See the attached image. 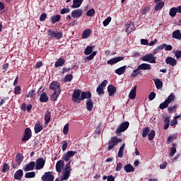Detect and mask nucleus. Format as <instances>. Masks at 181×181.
Returning a JSON list of instances; mask_svg holds the SVG:
<instances>
[{
	"label": "nucleus",
	"instance_id": "nucleus-14",
	"mask_svg": "<svg viewBox=\"0 0 181 181\" xmlns=\"http://www.w3.org/2000/svg\"><path fill=\"white\" fill-rule=\"evenodd\" d=\"M64 63H66V59L62 57L59 58L54 64L55 69H57L59 67H63V66H64Z\"/></svg>",
	"mask_w": 181,
	"mask_h": 181
},
{
	"label": "nucleus",
	"instance_id": "nucleus-33",
	"mask_svg": "<svg viewBox=\"0 0 181 181\" xmlns=\"http://www.w3.org/2000/svg\"><path fill=\"white\" fill-rule=\"evenodd\" d=\"M91 35V29H86L82 33V39H87Z\"/></svg>",
	"mask_w": 181,
	"mask_h": 181
},
{
	"label": "nucleus",
	"instance_id": "nucleus-47",
	"mask_svg": "<svg viewBox=\"0 0 181 181\" xmlns=\"http://www.w3.org/2000/svg\"><path fill=\"white\" fill-rule=\"evenodd\" d=\"M70 165H71V160H70L65 165V172H69V173H71V167H70Z\"/></svg>",
	"mask_w": 181,
	"mask_h": 181
},
{
	"label": "nucleus",
	"instance_id": "nucleus-17",
	"mask_svg": "<svg viewBox=\"0 0 181 181\" xmlns=\"http://www.w3.org/2000/svg\"><path fill=\"white\" fill-rule=\"evenodd\" d=\"M134 28V23L130 22L129 24L127 25V28L125 30L126 33H127V35L131 34V33L135 30Z\"/></svg>",
	"mask_w": 181,
	"mask_h": 181
},
{
	"label": "nucleus",
	"instance_id": "nucleus-55",
	"mask_svg": "<svg viewBox=\"0 0 181 181\" xmlns=\"http://www.w3.org/2000/svg\"><path fill=\"white\" fill-rule=\"evenodd\" d=\"M176 108H177V105H175L174 106H170L168 108V111L169 112V114H172V112H173V111L176 110Z\"/></svg>",
	"mask_w": 181,
	"mask_h": 181
},
{
	"label": "nucleus",
	"instance_id": "nucleus-12",
	"mask_svg": "<svg viewBox=\"0 0 181 181\" xmlns=\"http://www.w3.org/2000/svg\"><path fill=\"white\" fill-rule=\"evenodd\" d=\"M55 168L58 173H62V169L64 168V161L63 160H59L57 161Z\"/></svg>",
	"mask_w": 181,
	"mask_h": 181
},
{
	"label": "nucleus",
	"instance_id": "nucleus-61",
	"mask_svg": "<svg viewBox=\"0 0 181 181\" xmlns=\"http://www.w3.org/2000/svg\"><path fill=\"white\" fill-rule=\"evenodd\" d=\"M46 18H47L46 13H42L40 16V22H45V21H46Z\"/></svg>",
	"mask_w": 181,
	"mask_h": 181
},
{
	"label": "nucleus",
	"instance_id": "nucleus-57",
	"mask_svg": "<svg viewBox=\"0 0 181 181\" xmlns=\"http://www.w3.org/2000/svg\"><path fill=\"white\" fill-rule=\"evenodd\" d=\"M149 11H151L150 6L144 7V8H141V13L143 15H146V13L149 12Z\"/></svg>",
	"mask_w": 181,
	"mask_h": 181
},
{
	"label": "nucleus",
	"instance_id": "nucleus-54",
	"mask_svg": "<svg viewBox=\"0 0 181 181\" xmlns=\"http://www.w3.org/2000/svg\"><path fill=\"white\" fill-rule=\"evenodd\" d=\"M54 30H52V29H49L47 30V36L49 39H52V37H54Z\"/></svg>",
	"mask_w": 181,
	"mask_h": 181
},
{
	"label": "nucleus",
	"instance_id": "nucleus-1",
	"mask_svg": "<svg viewBox=\"0 0 181 181\" xmlns=\"http://www.w3.org/2000/svg\"><path fill=\"white\" fill-rule=\"evenodd\" d=\"M119 142H122V139L117 136L111 137L110 141H108L107 149L109 151H111V149H114V146H117V144H119Z\"/></svg>",
	"mask_w": 181,
	"mask_h": 181
},
{
	"label": "nucleus",
	"instance_id": "nucleus-9",
	"mask_svg": "<svg viewBox=\"0 0 181 181\" xmlns=\"http://www.w3.org/2000/svg\"><path fill=\"white\" fill-rule=\"evenodd\" d=\"M49 89L53 90V91H62V88H60V83L57 81H53L49 85Z\"/></svg>",
	"mask_w": 181,
	"mask_h": 181
},
{
	"label": "nucleus",
	"instance_id": "nucleus-39",
	"mask_svg": "<svg viewBox=\"0 0 181 181\" xmlns=\"http://www.w3.org/2000/svg\"><path fill=\"white\" fill-rule=\"evenodd\" d=\"M35 176H36V173H35V171L26 173L25 175V179H32V177H35Z\"/></svg>",
	"mask_w": 181,
	"mask_h": 181
},
{
	"label": "nucleus",
	"instance_id": "nucleus-27",
	"mask_svg": "<svg viewBox=\"0 0 181 181\" xmlns=\"http://www.w3.org/2000/svg\"><path fill=\"white\" fill-rule=\"evenodd\" d=\"M60 93H62V90H57L54 92V93L51 95L50 97V100L51 101H57V98H59V96L60 95Z\"/></svg>",
	"mask_w": 181,
	"mask_h": 181
},
{
	"label": "nucleus",
	"instance_id": "nucleus-22",
	"mask_svg": "<svg viewBox=\"0 0 181 181\" xmlns=\"http://www.w3.org/2000/svg\"><path fill=\"white\" fill-rule=\"evenodd\" d=\"M31 98L32 100H35L36 98V88H33L30 90L28 95H26L27 98Z\"/></svg>",
	"mask_w": 181,
	"mask_h": 181
},
{
	"label": "nucleus",
	"instance_id": "nucleus-8",
	"mask_svg": "<svg viewBox=\"0 0 181 181\" xmlns=\"http://www.w3.org/2000/svg\"><path fill=\"white\" fill-rule=\"evenodd\" d=\"M52 172L45 173V175L42 177V181H53L54 180V175H53Z\"/></svg>",
	"mask_w": 181,
	"mask_h": 181
},
{
	"label": "nucleus",
	"instance_id": "nucleus-36",
	"mask_svg": "<svg viewBox=\"0 0 181 181\" xmlns=\"http://www.w3.org/2000/svg\"><path fill=\"white\" fill-rule=\"evenodd\" d=\"M124 149H125V144H123L118 151V158H122L124 156Z\"/></svg>",
	"mask_w": 181,
	"mask_h": 181
},
{
	"label": "nucleus",
	"instance_id": "nucleus-7",
	"mask_svg": "<svg viewBox=\"0 0 181 181\" xmlns=\"http://www.w3.org/2000/svg\"><path fill=\"white\" fill-rule=\"evenodd\" d=\"M124 59H125L124 57H116L108 60L107 64H110V66H114V64H117V63L124 60Z\"/></svg>",
	"mask_w": 181,
	"mask_h": 181
},
{
	"label": "nucleus",
	"instance_id": "nucleus-15",
	"mask_svg": "<svg viewBox=\"0 0 181 181\" xmlns=\"http://www.w3.org/2000/svg\"><path fill=\"white\" fill-rule=\"evenodd\" d=\"M35 134H39L41 131H43V125H41L40 122L37 121L34 127Z\"/></svg>",
	"mask_w": 181,
	"mask_h": 181
},
{
	"label": "nucleus",
	"instance_id": "nucleus-5",
	"mask_svg": "<svg viewBox=\"0 0 181 181\" xmlns=\"http://www.w3.org/2000/svg\"><path fill=\"white\" fill-rule=\"evenodd\" d=\"M80 95H81V91H80V89H75L72 94V101L76 103L77 104H80V103H81Z\"/></svg>",
	"mask_w": 181,
	"mask_h": 181
},
{
	"label": "nucleus",
	"instance_id": "nucleus-45",
	"mask_svg": "<svg viewBox=\"0 0 181 181\" xmlns=\"http://www.w3.org/2000/svg\"><path fill=\"white\" fill-rule=\"evenodd\" d=\"M84 53L86 56H88V54H91L93 53V47L88 46L84 51Z\"/></svg>",
	"mask_w": 181,
	"mask_h": 181
},
{
	"label": "nucleus",
	"instance_id": "nucleus-63",
	"mask_svg": "<svg viewBox=\"0 0 181 181\" xmlns=\"http://www.w3.org/2000/svg\"><path fill=\"white\" fill-rule=\"evenodd\" d=\"M175 56L176 59H177V60H179V59H180V57H181V50L176 51L175 53Z\"/></svg>",
	"mask_w": 181,
	"mask_h": 181
},
{
	"label": "nucleus",
	"instance_id": "nucleus-30",
	"mask_svg": "<svg viewBox=\"0 0 181 181\" xmlns=\"http://www.w3.org/2000/svg\"><path fill=\"white\" fill-rule=\"evenodd\" d=\"M139 69L140 70H151V64H141L139 66Z\"/></svg>",
	"mask_w": 181,
	"mask_h": 181
},
{
	"label": "nucleus",
	"instance_id": "nucleus-11",
	"mask_svg": "<svg viewBox=\"0 0 181 181\" xmlns=\"http://www.w3.org/2000/svg\"><path fill=\"white\" fill-rule=\"evenodd\" d=\"M165 63L167 64H169L170 66H172V67H175V66H176V64L177 63V61L172 57H168L165 59Z\"/></svg>",
	"mask_w": 181,
	"mask_h": 181
},
{
	"label": "nucleus",
	"instance_id": "nucleus-50",
	"mask_svg": "<svg viewBox=\"0 0 181 181\" xmlns=\"http://www.w3.org/2000/svg\"><path fill=\"white\" fill-rule=\"evenodd\" d=\"M169 107V103H168L165 100L163 103H160L159 105L160 110H165V108H168Z\"/></svg>",
	"mask_w": 181,
	"mask_h": 181
},
{
	"label": "nucleus",
	"instance_id": "nucleus-19",
	"mask_svg": "<svg viewBox=\"0 0 181 181\" xmlns=\"http://www.w3.org/2000/svg\"><path fill=\"white\" fill-rule=\"evenodd\" d=\"M91 93L88 92H82L81 94V101L86 100V98H88V100H91Z\"/></svg>",
	"mask_w": 181,
	"mask_h": 181
},
{
	"label": "nucleus",
	"instance_id": "nucleus-64",
	"mask_svg": "<svg viewBox=\"0 0 181 181\" xmlns=\"http://www.w3.org/2000/svg\"><path fill=\"white\" fill-rule=\"evenodd\" d=\"M66 153L69 156V158H73V156H74V154L77 153V151H67Z\"/></svg>",
	"mask_w": 181,
	"mask_h": 181
},
{
	"label": "nucleus",
	"instance_id": "nucleus-28",
	"mask_svg": "<svg viewBox=\"0 0 181 181\" xmlns=\"http://www.w3.org/2000/svg\"><path fill=\"white\" fill-rule=\"evenodd\" d=\"M127 69V66H123L119 69H117L115 70L116 74H118V76H122V74H124L125 73V70Z\"/></svg>",
	"mask_w": 181,
	"mask_h": 181
},
{
	"label": "nucleus",
	"instance_id": "nucleus-26",
	"mask_svg": "<svg viewBox=\"0 0 181 181\" xmlns=\"http://www.w3.org/2000/svg\"><path fill=\"white\" fill-rule=\"evenodd\" d=\"M173 39H177V40H181V33L180 30H176L173 32Z\"/></svg>",
	"mask_w": 181,
	"mask_h": 181
},
{
	"label": "nucleus",
	"instance_id": "nucleus-6",
	"mask_svg": "<svg viewBox=\"0 0 181 181\" xmlns=\"http://www.w3.org/2000/svg\"><path fill=\"white\" fill-rule=\"evenodd\" d=\"M45 163H46V160H45L43 158H37L35 163V169L37 170H40V169H43V168H45Z\"/></svg>",
	"mask_w": 181,
	"mask_h": 181
},
{
	"label": "nucleus",
	"instance_id": "nucleus-43",
	"mask_svg": "<svg viewBox=\"0 0 181 181\" xmlns=\"http://www.w3.org/2000/svg\"><path fill=\"white\" fill-rule=\"evenodd\" d=\"M175 100V95L173 93H170V95L168 97V98L165 100L168 105L174 101Z\"/></svg>",
	"mask_w": 181,
	"mask_h": 181
},
{
	"label": "nucleus",
	"instance_id": "nucleus-41",
	"mask_svg": "<svg viewBox=\"0 0 181 181\" xmlns=\"http://www.w3.org/2000/svg\"><path fill=\"white\" fill-rule=\"evenodd\" d=\"M71 80H73V74H70L65 76V77L63 79V81L64 83H67L71 81Z\"/></svg>",
	"mask_w": 181,
	"mask_h": 181
},
{
	"label": "nucleus",
	"instance_id": "nucleus-51",
	"mask_svg": "<svg viewBox=\"0 0 181 181\" xmlns=\"http://www.w3.org/2000/svg\"><path fill=\"white\" fill-rule=\"evenodd\" d=\"M155 135H156L155 130H151V132L148 133V140L152 141L153 138H155Z\"/></svg>",
	"mask_w": 181,
	"mask_h": 181
},
{
	"label": "nucleus",
	"instance_id": "nucleus-23",
	"mask_svg": "<svg viewBox=\"0 0 181 181\" xmlns=\"http://www.w3.org/2000/svg\"><path fill=\"white\" fill-rule=\"evenodd\" d=\"M153 81H154L156 87L158 90H159L160 88H162V87H163V82H162V81H160V79L155 78V79H153Z\"/></svg>",
	"mask_w": 181,
	"mask_h": 181
},
{
	"label": "nucleus",
	"instance_id": "nucleus-32",
	"mask_svg": "<svg viewBox=\"0 0 181 181\" xmlns=\"http://www.w3.org/2000/svg\"><path fill=\"white\" fill-rule=\"evenodd\" d=\"M93 107H94L93 105V100L88 99L86 102V108L88 111H93Z\"/></svg>",
	"mask_w": 181,
	"mask_h": 181
},
{
	"label": "nucleus",
	"instance_id": "nucleus-38",
	"mask_svg": "<svg viewBox=\"0 0 181 181\" xmlns=\"http://www.w3.org/2000/svg\"><path fill=\"white\" fill-rule=\"evenodd\" d=\"M141 74V69H139V66L137 69L133 71V72L131 74V77H136L137 76H139Z\"/></svg>",
	"mask_w": 181,
	"mask_h": 181
},
{
	"label": "nucleus",
	"instance_id": "nucleus-52",
	"mask_svg": "<svg viewBox=\"0 0 181 181\" xmlns=\"http://www.w3.org/2000/svg\"><path fill=\"white\" fill-rule=\"evenodd\" d=\"M95 15V10L94 8H90L86 13V16H94Z\"/></svg>",
	"mask_w": 181,
	"mask_h": 181
},
{
	"label": "nucleus",
	"instance_id": "nucleus-44",
	"mask_svg": "<svg viewBox=\"0 0 181 181\" xmlns=\"http://www.w3.org/2000/svg\"><path fill=\"white\" fill-rule=\"evenodd\" d=\"M70 171H65L63 176L61 177L62 180H67L70 177Z\"/></svg>",
	"mask_w": 181,
	"mask_h": 181
},
{
	"label": "nucleus",
	"instance_id": "nucleus-3",
	"mask_svg": "<svg viewBox=\"0 0 181 181\" xmlns=\"http://www.w3.org/2000/svg\"><path fill=\"white\" fill-rule=\"evenodd\" d=\"M129 127V122H124L120 124L119 127L116 129V134L118 135L121 134V132H125L127 129Z\"/></svg>",
	"mask_w": 181,
	"mask_h": 181
},
{
	"label": "nucleus",
	"instance_id": "nucleus-25",
	"mask_svg": "<svg viewBox=\"0 0 181 181\" xmlns=\"http://www.w3.org/2000/svg\"><path fill=\"white\" fill-rule=\"evenodd\" d=\"M124 170L127 173H131V172H135V168L132 167L131 164H127L124 167Z\"/></svg>",
	"mask_w": 181,
	"mask_h": 181
},
{
	"label": "nucleus",
	"instance_id": "nucleus-21",
	"mask_svg": "<svg viewBox=\"0 0 181 181\" xmlns=\"http://www.w3.org/2000/svg\"><path fill=\"white\" fill-rule=\"evenodd\" d=\"M39 100L40 103H47L49 101V96H47L46 92H43L40 94Z\"/></svg>",
	"mask_w": 181,
	"mask_h": 181
},
{
	"label": "nucleus",
	"instance_id": "nucleus-58",
	"mask_svg": "<svg viewBox=\"0 0 181 181\" xmlns=\"http://www.w3.org/2000/svg\"><path fill=\"white\" fill-rule=\"evenodd\" d=\"M63 134L64 135H67V134H69V123L64 125L63 128Z\"/></svg>",
	"mask_w": 181,
	"mask_h": 181
},
{
	"label": "nucleus",
	"instance_id": "nucleus-13",
	"mask_svg": "<svg viewBox=\"0 0 181 181\" xmlns=\"http://www.w3.org/2000/svg\"><path fill=\"white\" fill-rule=\"evenodd\" d=\"M107 92L110 97H112L115 93H117V88L114 85L110 84L107 86Z\"/></svg>",
	"mask_w": 181,
	"mask_h": 181
},
{
	"label": "nucleus",
	"instance_id": "nucleus-2",
	"mask_svg": "<svg viewBox=\"0 0 181 181\" xmlns=\"http://www.w3.org/2000/svg\"><path fill=\"white\" fill-rule=\"evenodd\" d=\"M143 62H148V63L155 64L156 63V57L153 56V54H147L141 58Z\"/></svg>",
	"mask_w": 181,
	"mask_h": 181
},
{
	"label": "nucleus",
	"instance_id": "nucleus-10",
	"mask_svg": "<svg viewBox=\"0 0 181 181\" xmlns=\"http://www.w3.org/2000/svg\"><path fill=\"white\" fill-rule=\"evenodd\" d=\"M83 16V10L76 9L71 11V17L74 18H81Z\"/></svg>",
	"mask_w": 181,
	"mask_h": 181
},
{
	"label": "nucleus",
	"instance_id": "nucleus-48",
	"mask_svg": "<svg viewBox=\"0 0 181 181\" xmlns=\"http://www.w3.org/2000/svg\"><path fill=\"white\" fill-rule=\"evenodd\" d=\"M173 146L170 148V156H174L175 153H176V144L175 143H173Z\"/></svg>",
	"mask_w": 181,
	"mask_h": 181
},
{
	"label": "nucleus",
	"instance_id": "nucleus-60",
	"mask_svg": "<svg viewBox=\"0 0 181 181\" xmlns=\"http://www.w3.org/2000/svg\"><path fill=\"white\" fill-rule=\"evenodd\" d=\"M155 97H156V93L155 92H151L148 95V100L150 101H153V100H155Z\"/></svg>",
	"mask_w": 181,
	"mask_h": 181
},
{
	"label": "nucleus",
	"instance_id": "nucleus-62",
	"mask_svg": "<svg viewBox=\"0 0 181 181\" xmlns=\"http://www.w3.org/2000/svg\"><path fill=\"white\" fill-rule=\"evenodd\" d=\"M69 12H70V8L66 7L61 9L60 11L61 15H64V13H69Z\"/></svg>",
	"mask_w": 181,
	"mask_h": 181
},
{
	"label": "nucleus",
	"instance_id": "nucleus-4",
	"mask_svg": "<svg viewBox=\"0 0 181 181\" xmlns=\"http://www.w3.org/2000/svg\"><path fill=\"white\" fill-rule=\"evenodd\" d=\"M30 138H32V129H30V128L29 127H27L24 130V134L23 138L21 139V141L23 143L28 142V141H29Z\"/></svg>",
	"mask_w": 181,
	"mask_h": 181
},
{
	"label": "nucleus",
	"instance_id": "nucleus-29",
	"mask_svg": "<svg viewBox=\"0 0 181 181\" xmlns=\"http://www.w3.org/2000/svg\"><path fill=\"white\" fill-rule=\"evenodd\" d=\"M61 16L59 14H57L56 16H51L50 19H51V22L52 25H54V23H56V22H59L61 19Z\"/></svg>",
	"mask_w": 181,
	"mask_h": 181
},
{
	"label": "nucleus",
	"instance_id": "nucleus-37",
	"mask_svg": "<svg viewBox=\"0 0 181 181\" xmlns=\"http://www.w3.org/2000/svg\"><path fill=\"white\" fill-rule=\"evenodd\" d=\"M16 162L18 165H21V163L23 162V157L22 156V154L19 153L16 156Z\"/></svg>",
	"mask_w": 181,
	"mask_h": 181
},
{
	"label": "nucleus",
	"instance_id": "nucleus-53",
	"mask_svg": "<svg viewBox=\"0 0 181 181\" xmlns=\"http://www.w3.org/2000/svg\"><path fill=\"white\" fill-rule=\"evenodd\" d=\"M22 93V89L21 88L20 86H17L14 88V93L16 94L17 95H19Z\"/></svg>",
	"mask_w": 181,
	"mask_h": 181
},
{
	"label": "nucleus",
	"instance_id": "nucleus-59",
	"mask_svg": "<svg viewBox=\"0 0 181 181\" xmlns=\"http://www.w3.org/2000/svg\"><path fill=\"white\" fill-rule=\"evenodd\" d=\"M8 170H9V165H8V163H4L3 165L2 172L4 173H6V172H8Z\"/></svg>",
	"mask_w": 181,
	"mask_h": 181
},
{
	"label": "nucleus",
	"instance_id": "nucleus-56",
	"mask_svg": "<svg viewBox=\"0 0 181 181\" xmlns=\"http://www.w3.org/2000/svg\"><path fill=\"white\" fill-rule=\"evenodd\" d=\"M111 16L107 17L104 21H103V26H108L110 25V22H111Z\"/></svg>",
	"mask_w": 181,
	"mask_h": 181
},
{
	"label": "nucleus",
	"instance_id": "nucleus-46",
	"mask_svg": "<svg viewBox=\"0 0 181 181\" xmlns=\"http://www.w3.org/2000/svg\"><path fill=\"white\" fill-rule=\"evenodd\" d=\"M176 13H177V12L176 11V7H173L170 9V16H172V18H175L176 16Z\"/></svg>",
	"mask_w": 181,
	"mask_h": 181
},
{
	"label": "nucleus",
	"instance_id": "nucleus-16",
	"mask_svg": "<svg viewBox=\"0 0 181 181\" xmlns=\"http://www.w3.org/2000/svg\"><path fill=\"white\" fill-rule=\"evenodd\" d=\"M35 165V161L30 162L25 168H24V172H29L30 170H34Z\"/></svg>",
	"mask_w": 181,
	"mask_h": 181
},
{
	"label": "nucleus",
	"instance_id": "nucleus-31",
	"mask_svg": "<svg viewBox=\"0 0 181 181\" xmlns=\"http://www.w3.org/2000/svg\"><path fill=\"white\" fill-rule=\"evenodd\" d=\"M164 6H165V2L158 1V3L156 4V6L154 8V11L156 12H158V11H160V9H162V8H163Z\"/></svg>",
	"mask_w": 181,
	"mask_h": 181
},
{
	"label": "nucleus",
	"instance_id": "nucleus-40",
	"mask_svg": "<svg viewBox=\"0 0 181 181\" xmlns=\"http://www.w3.org/2000/svg\"><path fill=\"white\" fill-rule=\"evenodd\" d=\"M170 117H168L164 119V127L163 129H168L169 128V124H170Z\"/></svg>",
	"mask_w": 181,
	"mask_h": 181
},
{
	"label": "nucleus",
	"instance_id": "nucleus-20",
	"mask_svg": "<svg viewBox=\"0 0 181 181\" xmlns=\"http://www.w3.org/2000/svg\"><path fill=\"white\" fill-rule=\"evenodd\" d=\"M22 177H23V170H17L14 174V179H16V180H21Z\"/></svg>",
	"mask_w": 181,
	"mask_h": 181
},
{
	"label": "nucleus",
	"instance_id": "nucleus-42",
	"mask_svg": "<svg viewBox=\"0 0 181 181\" xmlns=\"http://www.w3.org/2000/svg\"><path fill=\"white\" fill-rule=\"evenodd\" d=\"M54 37H55L57 40H59V39H62V37H63V33L60 31H54Z\"/></svg>",
	"mask_w": 181,
	"mask_h": 181
},
{
	"label": "nucleus",
	"instance_id": "nucleus-34",
	"mask_svg": "<svg viewBox=\"0 0 181 181\" xmlns=\"http://www.w3.org/2000/svg\"><path fill=\"white\" fill-rule=\"evenodd\" d=\"M51 118H52V113H50V111L47 110L45 115V124H48L49 122H50Z\"/></svg>",
	"mask_w": 181,
	"mask_h": 181
},
{
	"label": "nucleus",
	"instance_id": "nucleus-24",
	"mask_svg": "<svg viewBox=\"0 0 181 181\" xmlns=\"http://www.w3.org/2000/svg\"><path fill=\"white\" fill-rule=\"evenodd\" d=\"M135 97H136V86L130 90V93L129 94V98H130V100H135Z\"/></svg>",
	"mask_w": 181,
	"mask_h": 181
},
{
	"label": "nucleus",
	"instance_id": "nucleus-18",
	"mask_svg": "<svg viewBox=\"0 0 181 181\" xmlns=\"http://www.w3.org/2000/svg\"><path fill=\"white\" fill-rule=\"evenodd\" d=\"M84 2V0H73V4L71 8L73 9H76L77 8H80L81 6V4Z\"/></svg>",
	"mask_w": 181,
	"mask_h": 181
},
{
	"label": "nucleus",
	"instance_id": "nucleus-49",
	"mask_svg": "<svg viewBox=\"0 0 181 181\" xmlns=\"http://www.w3.org/2000/svg\"><path fill=\"white\" fill-rule=\"evenodd\" d=\"M96 93H98V95H103L105 93L104 88H102L101 86L97 88Z\"/></svg>",
	"mask_w": 181,
	"mask_h": 181
},
{
	"label": "nucleus",
	"instance_id": "nucleus-35",
	"mask_svg": "<svg viewBox=\"0 0 181 181\" xmlns=\"http://www.w3.org/2000/svg\"><path fill=\"white\" fill-rule=\"evenodd\" d=\"M149 132H151L149 127H144L142 129V138H146L149 135Z\"/></svg>",
	"mask_w": 181,
	"mask_h": 181
}]
</instances>
